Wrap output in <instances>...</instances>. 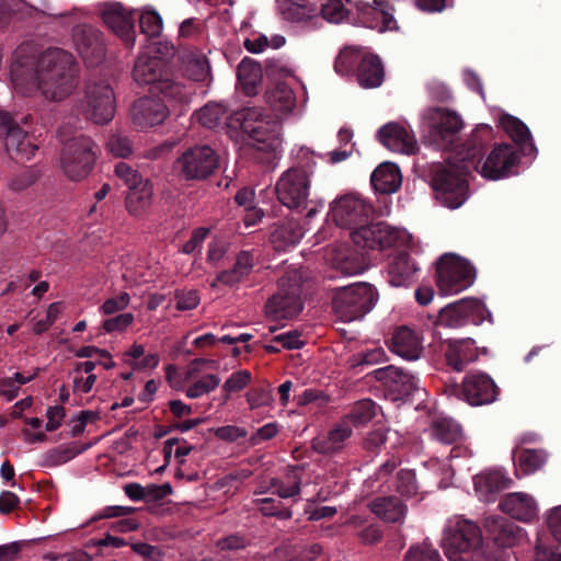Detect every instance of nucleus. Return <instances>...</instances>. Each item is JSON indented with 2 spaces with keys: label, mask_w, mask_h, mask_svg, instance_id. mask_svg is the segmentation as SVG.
<instances>
[{
  "label": "nucleus",
  "mask_w": 561,
  "mask_h": 561,
  "mask_svg": "<svg viewBox=\"0 0 561 561\" xmlns=\"http://www.w3.org/2000/svg\"><path fill=\"white\" fill-rule=\"evenodd\" d=\"M518 161L519 156L516 149L508 144H501L488 154L479 173L488 180H501L513 174V169Z\"/></svg>",
  "instance_id": "17"
},
{
  "label": "nucleus",
  "mask_w": 561,
  "mask_h": 561,
  "mask_svg": "<svg viewBox=\"0 0 561 561\" xmlns=\"http://www.w3.org/2000/svg\"><path fill=\"white\" fill-rule=\"evenodd\" d=\"M254 504L264 516H276L280 519H289L293 515L289 508L283 507L280 502H276L272 497L255 499Z\"/></svg>",
  "instance_id": "52"
},
{
  "label": "nucleus",
  "mask_w": 561,
  "mask_h": 561,
  "mask_svg": "<svg viewBox=\"0 0 561 561\" xmlns=\"http://www.w3.org/2000/svg\"><path fill=\"white\" fill-rule=\"evenodd\" d=\"M404 232L385 222L362 226L352 232L355 244L364 249L385 250L394 247Z\"/></svg>",
  "instance_id": "15"
},
{
  "label": "nucleus",
  "mask_w": 561,
  "mask_h": 561,
  "mask_svg": "<svg viewBox=\"0 0 561 561\" xmlns=\"http://www.w3.org/2000/svg\"><path fill=\"white\" fill-rule=\"evenodd\" d=\"M363 56L352 48H345L336 57L334 68L342 76L350 75L358 66Z\"/></svg>",
  "instance_id": "51"
},
{
  "label": "nucleus",
  "mask_w": 561,
  "mask_h": 561,
  "mask_svg": "<svg viewBox=\"0 0 561 561\" xmlns=\"http://www.w3.org/2000/svg\"><path fill=\"white\" fill-rule=\"evenodd\" d=\"M220 385V378L217 375L208 374L195 380L186 390L185 394L190 399H197L204 394L214 391Z\"/></svg>",
  "instance_id": "50"
},
{
  "label": "nucleus",
  "mask_w": 561,
  "mask_h": 561,
  "mask_svg": "<svg viewBox=\"0 0 561 561\" xmlns=\"http://www.w3.org/2000/svg\"><path fill=\"white\" fill-rule=\"evenodd\" d=\"M476 279L474 267L465 259L447 253L437 263V287L442 295H456L469 288Z\"/></svg>",
  "instance_id": "9"
},
{
  "label": "nucleus",
  "mask_w": 561,
  "mask_h": 561,
  "mask_svg": "<svg viewBox=\"0 0 561 561\" xmlns=\"http://www.w3.org/2000/svg\"><path fill=\"white\" fill-rule=\"evenodd\" d=\"M370 182L377 192L393 194L401 186L402 175L397 164L383 162L371 173Z\"/></svg>",
  "instance_id": "34"
},
{
  "label": "nucleus",
  "mask_w": 561,
  "mask_h": 561,
  "mask_svg": "<svg viewBox=\"0 0 561 561\" xmlns=\"http://www.w3.org/2000/svg\"><path fill=\"white\" fill-rule=\"evenodd\" d=\"M375 376L385 383L394 400H404L421 390L415 375L392 365L377 369Z\"/></svg>",
  "instance_id": "18"
},
{
  "label": "nucleus",
  "mask_w": 561,
  "mask_h": 561,
  "mask_svg": "<svg viewBox=\"0 0 561 561\" xmlns=\"http://www.w3.org/2000/svg\"><path fill=\"white\" fill-rule=\"evenodd\" d=\"M214 434L217 438H219L221 440H225L228 443H233L240 438L247 437L248 432L245 428L240 427V426L225 425V426L217 427L214 431Z\"/></svg>",
  "instance_id": "64"
},
{
  "label": "nucleus",
  "mask_w": 561,
  "mask_h": 561,
  "mask_svg": "<svg viewBox=\"0 0 561 561\" xmlns=\"http://www.w3.org/2000/svg\"><path fill=\"white\" fill-rule=\"evenodd\" d=\"M237 77L242 92L255 95L263 79V70L260 62L245 57L238 66Z\"/></svg>",
  "instance_id": "37"
},
{
  "label": "nucleus",
  "mask_w": 561,
  "mask_h": 561,
  "mask_svg": "<svg viewBox=\"0 0 561 561\" xmlns=\"http://www.w3.org/2000/svg\"><path fill=\"white\" fill-rule=\"evenodd\" d=\"M352 436V428L346 420L329 431L327 435L318 436L312 440V447L320 454H335L343 449L345 442Z\"/></svg>",
  "instance_id": "32"
},
{
  "label": "nucleus",
  "mask_w": 561,
  "mask_h": 561,
  "mask_svg": "<svg viewBox=\"0 0 561 561\" xmlns=\"http://www.w3.org/2000/svg\"><path fill=\"white\" fill-rule=\"evenodd\" d=\"M218 165V157L209 146H196L182 153L175 168L186 180H203Z\"/></svg>",
  "instance_id": "12"
},
{
  "label": "nucleus",
  "mask_w": 561,
  "mask_h": 561,
  "mask_svg": "<svg viewBox=\"0 0 561 561\" xmlns=\"http://www.w3.org/2000/svg\"><path fill=\"white\" fill-rule=\"evenodd\" d=\"M379 141L389 150L411 154L417 148L414 134L404 125L388 123L378 130Z\"/></svg>",
  "instance_id": "22"
},
{
  "label": "nucleus",
  "mask_w": 561,
  "mask_h": 561,
  "mask_svg": "<svg viewBox=\"0 0 561 561\" xmlns=\"http://www.w3.org/2000/svg\"><path fill=\"white\" fill-rule=\"evenodd\" d=\"M130 304V295L122 291L116 296L107 298L99 308V311L104 316L114 314L125 310Z\"/></svg>",
  "instance_id": "59"
},
{
  "label": "nucleus",
  "mask_w": 561,
  "mask_h": 561,
  "mask_svg": "<svg viewBox=\"0 0 561 561\" xmlns=\"http://www.w3.org/2000/svg\"><path fill=\"white\" fill-rule=\"evenodd\" d=\"M318 0H278L282 19L295 27L312 30L321 25Z\"/></svg>",
  "instance_id": "16"
},
{
  "label": "nucleus",
  "mask_w": 561,
  "mask_h": 561,
  "mask_svg": "<svg viewBox=\"0 0 561 561\" xmlns=\"http://www.w3.org/2000/svg\"><path fill=\"white\" fill-rule=\"evenodd\" d=\"M404 561H442L438 551L427 543L411 547L405 556Z\"/></svg>",
  "instance_id": "58"
},
{
  "label": "nucleus",
  "mask_w": 561,
  "mask_h": 561,
  "mask_svg": "<svg viewBox=\"0 0 561 561\" xmlns=\"http://www.w3.org/2000/svg\"><path fill=\"white\" fill-rule=\"evenodd\" d=\"M267 103L277 116L287 115L296 106V96L289 85L278 83L267 93Z\"/></svg>",
  "instance_id": "39"
},
{
  "label": "nucleus",
  "mask_w": 561,
  "mask_h": 561,
  "mask_svg": "<svg viewBox=\"0 0 561 561\" xmlns=\"http://www.w3.org/2000/svg\"><path fill=\"white\" fill-rule=\"evenodd\" d=\"M253 266L254 259L252 253L241 251L237 255L232 268L220 272L209 285L213 289L217 288L219 284L229 287L234 286L252 272Z\"/></svg>",
  "instance_id": "31"
},
{
  "label": "nucleus",
  "mask_w": 561,
  "mask_h": 561,
  "mask_svg": "<svg viewBox=\"0 0 561 561\" xmlns=\"http://www.w3.org/2000/svg\"><path fill=\"white\" fill-rule=\"evenodd\" d=\"M488 537L499 547H512L519 538V528L501 516H489L484 519Z\"/></svg>",
  "instance_id": "28"
},
{
  "label": "nucleus",
  "mask_w": 561,
  "mask_h": 561,
  "mask_svg": "<svg viewBox=\"0 0 561 561\" xmlns=\"http://www.w3.org/2000/svg\"><path fill=\"white\" fill-rule=\"evenodd\" d=\"M301 479L297 469L288 470L285 479L272 478L270 480V488L273 493L282 499H289L300 493Z\"/></svg>",
  "instance_id": "43"
},
{
  "label": "nucleus",
  "mask_w": 561,
  "mask_h": 561,
  "mask_svg": "<svg viewBox=\"0 0 561 561\" xmlns=\"http://www.w3.org/2000/svg\"><path fill=\"white\" fill-rule=\"evenodd\" d=\"M378 298V291L373 285L356 283L333 289L332 308L340 321L353 322L370 312Z\"/></svg>",
  "instance_id": "2"
},
{
  "label": "nucleus",
  "mask_w": 561,
  "mask_h": 561,
  "mask_svg": "<svg viewBox=\"0 0 561 561\" xmlns=\"http://www.w3.org/2000/svg\"><path fill=\"white\" fill-rule=\"evenodd\" d=\"M106 149L117 158H127L133 153V142L127 136L114 133L106 142Z\"/></svg>",
  "instance_id": "53"
},
{
  "label": "nucleus",
  "mask_w": 561,
  "mask_h": 561,
  "mask_svg": "<svg viewBox=\"0 0 561 561\" xmlns=\"http://www.w3.org/2000/svg\"><path fill=\"white\" fill-rule=\"evenodd\" d=\"M432 187L437 201L450 209L460 207L468 198L466 179L451 165L434 169Z\"/></svg>",
  "instance_id": "11"
},
{
  "label": "nucleus",
  "mask_w": 561,
  "mask_h": 561,
  "mask_svg": "<svg viewBox=\"0 0 561 561\" xmlns=\"http://www.w3.org/2000/svg\"><path fill=\"white\" fill-rule=\"evenodd\" d=\"M37 180V173L31 168H25L11 176L7 183L8 188L13 193H20L32 186Z\"/></svg>",
  "instance_id": "55"
},
{
  "label": "nucleus",
  "mask_w": 561,
  "mask_h": 561,
  "mask_svg": "<svg viewBox=\"0 0 561 561\" xmlns=\"http://www.w3.org/2000/svg\"><path fill=\"white\" fill-rule=\"evenodd\" d=\"M390 350L404 359L416 360L423 352V336L410 327H399L392 334Z\"/></svg>",
  "instance_id": "24"
},
{
  "label": "nucleus",
  "mask_w": 561,
  "mask_h": 561,
  "mask_svg": "<svg viewBox=\"0 0 561 561\" xmlns=\"http://www.w3.org/2000/svg\"><path fill=\"white\" fill-rule=\"evenodd\" d=\"M438 322L443 327L459 328L466 325L462 301H456L444 307L438 314Z\"/></svg>",
  "instance_id": "48"
},
{
  "label": "nucleus",
  "mask_w": 561,
  "mask_h": 561,
  "mask_svg": "<svg viewBox=\"0 0 561 561\" xmlns=\"http://www.w3.org/2000/svg\"><path fill=\"white\" fill-rule=\"evenodd\" d=\"M501 510L513 518L529 522L537 516V504L533 496L523 492L510 493L500 504Z\"/></svg>",
  "instance_id": "30"
},
{
  "label": "nucleus",
  "mask_w": 561,
  "mask_h": 561,
  "mask_svg": "<svg viewBox=\"0 0 561 561\" xmlns=\"http://www.w3.org/2000/svg\"><path fill=\"white\" fill-rule=\"evenodd\" d=\"M250 409L267 407L273 402V393L271 387L253 389L247 394Z\"/></svg>",
  "instance_id": "62"
},
{
  "label": "nucleus",
  "mask_w": 561,
  "mask_h": 561,
  "mask_svg": "<svg viewBox=\"0 0 561 561\" xmlns=\"http://www.w3.org/2000/svg\"><path fill=\"white\" fill-rule=\"evenodd\" d=\"M153 188L149 181L128 190L125 199L127 211L135 217H145L152 206Z\"/></svg>",
  "instance_id": "36"
},
{
  "label": "nucleus",
  "mask_w": 561,
  "mask_h": 561,
  "mask_svg": "<svg viewBox=\"0 0 561 561\" xmlns=\"http://www.w3.org/2000/svg\"><path fill=\"white\" fill-rule=\"evenodd\" d=\"M512 483L513 480L500 469L483 471L473 478L476 494L486 503L494 502L497 494L510 488Z\"/></svg>",
  "instance_id": "27"
},
{
  "label": "nucleus",
  "mask_w": 561,
  "mask_h": 561,
  "mask_svg": "<svg viewBox=\"0 0 561 561\" xmlns=\"http://www.w3.org/2000/svg\"><path fill=\"white\" fill-rule=\"evenodd\" d=\"M368 507L373 514L387 523H402L405 518L407 505L396 496H379L371 500Z\"/></svg>",
  "instance_id": "33"
},
{
  "label": "nucleus",
  "mask_w": 561,
  "mask_h": 561,
  "mask_svg": "<svg viewBox=\"0 0 561 561\" xmlns=\"http://www.w3.org/2000/svg\"><path fill=\"white\" fill-rule=\"evenodd\" d=\"M314 161H308L289 168L282 173L275 185L278 201L288 208H300L306 205L313 173Z\"/></svg>",
  "instance_id": "5"
},
{
  "label": "nucleus",
  "mask_w": 561,
  "mask_h": 561,
  "mask_svg": "<svg viewBox=\"0 0 561 561\" xmlns=\"http://www.w3.org/2000/svg\"><path fill=\"white\" fill-rule=\"evenodd\" d=\"M461 301L467 324H481L484 320L491 319V312L480 299L465 298Z\"/></svg>",
  "instance_id": "47"
},
{
  "label": "nucleus",
  "mask_w": 561,
  "mask_h": 561,
  "mask_svg": "<svg viewBox=\"0 0 561 561\" xmlns=\"http://www.w3.org/2000/svg\"><path fill=\"white\" fill-rule=\"evenodd\" d=\"M134 314L129 312L117 314L103 321L105 332H116L126 330L134 322Z\"/></svg>",
  "instance_id": "63"
},
{
  "label": "nucleus",
  "mask_w": 561,
  "mask_h": 561,
  "mask_svg": "<svg viewBox=\"0 0 561 561\" xmlns=\"http://www.w3.org/2000/svg\"><path fill=\"white\" fill-rule=\"evenodd\" d=\"M226 117V108L222 104L210 103L196 113V119L207 128L217 127Z\"/></svg>",
  "instance_id": "49"
},
{
  "label": "nucleus",
  "mask_w": 561,
  "mask_h": 561,
  "mask_svg": "<svg viewBox=\"0 0 561 561\" xmlns=\"http://www.w3.org/2000/svg\"><path fill=\"white\" fill-rule=\"evenodd\" d=\"M320 3V16L321 23L323 20L330 23H341L348 18L353 2L351 0H329L323 2L318 0ZM362 21L369 27H376L377 22L381 21L389 27V22L392 21L390 14V7L386 0H373V2L357 1L354 3Z\"/></svg>",
  "instance_id": "4"
},
{
  "label": "nucleus",
  "mask_w": 561,
  "mask_h": 561,
  "mask_svg": "<svg viewBox=\"0 0 561 561\" xmlns=\"http://www.w3.org/2000/svg\"><path fill=\"white\" fill-rule=\"evenodd\" d=\"M115 174L124 181L128 190L136 187L137 185H140L147 181L136 170H134L125 162H119L116 164Z\"/></svg>",
  "instance_id": "61"
},
{
  "label": "nucleus",
  "mask_w": 561,
  "mask_h": 561,
  "mask_svg": "<svg viewBox=\"0 0 561 561\" xmlns=\"http://www.w3.org/2000/svg\"><path fill=\"white\" fill-rule=\"evenodd\" d=\"M302 237V228L297 222L287 221L275 228L271 234V240L276 249L286 250L297 244Z\"/></svg>",
  "instance_id": "41"
},
{
  "label": "nucleus",
  "mask_w": 561,
  "mask_h": 561,
  "mask_svg": "<svg viewBox=\"0 0 561 561\" xmlns=\"http://www.w3.org/2000/svg\"><path fill=\"white\" fill-rule=\"evenodd\" d=\"M462 125L460 116L440 107L427 108L422 116L424 138L438 149H448L456 141Z\"/></svg>",
  "instance_id": "6"
},
{
  "label": "nucleus",
  "mask_w": 561,
  "mask_h": 561,
  "mask_svg": "<svg viewBox=\"0 0 561 561\" xmlns=\"http://www.w3.org/2000/svg\"><path fill=\"white\" fill-rule=\"evenodd\" d=\"M356 78L364 89H374L383 82L385 71L381 60L374 55H365L357 66Z\"/></svg>",
  "instance_id": "35"
},
{
  "label": "nucleus",
  "mask_w": 561,
  "mask_h": 561,
  "mask_svg": "<svg viewBox=\"0 0 561 561\" xmlns=\"http://www.w3.org/2000/svg\"><path fill=\"white\" fill-rule=\"evenodd\" d=\"M164 62L158 56L142 53L134 67V79L139 84L150 85L152 94H161L165 99H179L183 95V88L163 75Z\"/></svg>",
  "instance_id": "8"
},
{
  "label": "nucleus",
  "mask_w": 561,
  "mask_h": 561,
  "mask_svg": "<svg viewBox=\"0 0 561 561\" xmlns=\"http://www.w3.org/2000/svg\"><path fill=\"white\" fill-rule=\"evenodd\" d=\"M547 461L542 449H523L517 456V469L524 474H530L541 469Z\"/></svg>",
  "instance_id": "45"
},
{
  "label": "nucleus",
  "mask_w": 561,
  "mask_h": 561,
  "mask_svg": "<svg viewBox=\"0 0 561 561\" xmlns=\"http://www.w3.org/2000/svg\"><path fill=\"white\" fill-rule=\"evenodd\" d=\"M73 42L77 51L91 66L101 62L105 56L102 34L92 26H80L75 30Z\"/></svg>",
  "instance_id": "23"
},
{
  "label": "nucleus",
  "mask_w": 561,
  "mask_h": 561,
  "mask_svg": "<svg viewBox=\"0 0 561 561\" xmlns=\"http://www.w3.org/2000/svg\"><path fill=\"white\" fill-rule=\"evenodd\" d=\"M256 111H249L243 125L244 130L252 139V146L261 151H271L276 153L282 147L280 125L276 119L263 121L252 126L249 121L253 119Z\"/></svg>",
  "instance_id": "19"
},
{
  "label": "nucleus",
  "mask_w": 561,
  "mask_h": 561,
  "mask_svg": "<svg viewBox=\"0 0 561 561\" xmlns=\"http://www.w3.org/2000/svg\"><path fill=\"white\" fill-rule=\"evenodd\" d=\"M431 437L444 445L456 444L462 439L461 426L451 419H438L431 426Z\"/></svg>",
  "instance_id": "40"
},
{
  "label": "nucleus",
  "mask_w": 561,
  "mask_h": 561,
  "mask_svg": "<svg viewBox=\"0 0 561 561\" xmlns=\"http://www.w3.org/2000/svg\"><path fill=\"white\" fill-rule=\"evenodd\" d=\"M497 394L499 389L495 382L484 373H468L462 380V396L471 405L492 403Z\"/></svg>",
  "instance_id": "20"
},
{
  "label": "nucleus",
  "mask_w": 561,
  "mask_h": 561,
  "mask_svg": "<svg viewBox=\"0 0 561 561\" xmlns=\"http://www.w3.org/2000/svg\"><path fill=\"white\" fill-rule=\"evenodd\" d=\"M249 540L240 535H229L216 541L215 547L218 553L222 554V559H228L229 553L247 548Z\"/></svg>",
  "instance_id": "54"
},
{
  "label": "nucleus",
  "mask_w": 561,
  "mask_h": 561,
  "mask_svg": "<svg viewBox=\"0 0 561 561\" xmlns=\"http://www.w3.org/2000/svg\"><path fill=\"white\" fill-rule=\"evenodd\" d=\"M105 25L129 46L135 44L134 20L121 3H111L102 12Z\"/></svg>",
  "instance_id": "25"
},
{
  "label": "nucleus",
  "mask_w": 561,
  "mask_h": 561,
  "mask_svg": "<svg viewBox=\"0 0 561 561\" xmlns=\"http://www.w3.org/2000/svg\"><path fill=\"white\" fill-rule=\"evenodd\" d=\"M301 276L297 271L287 273L278 280V290L265 305V313L271 320L290 319L302 310Z\"/></svg>",
  "instance_id": "7"
},
{
  "label": "nucleus",
  "mask_w": 561,
  "mask_h": 561,
  "mask_svg": "<svg viewBox=\"0 0 561 561\" xmlns=\"http://www.w3.org/2000/svg\"><path fill=\"white\" fill-rule=\"evenodd\" d=\"M83 112L95 124L108 123L114 117L115 96L110 84L93 82L87 85Z\"/></svg>",
  "instance_id": "13"
},
{
  "label": "nucleus",
  "mask_w": 561,
  "mask_h": 561,
  "mask_svg": "<svg viewBox=\"0 0 561 561\" xmlns=\"http://www.w3.org/2000/svg\"><path fill=\"white\" fill-rule=\"evenodd\" d=\"M479 357L478 347L470 337L448 342L445 352L446 363L456 371H462L466 366Z\"/></svg>",
  "instance_id": "29"
},
{
  "label": "nucleus",
  "mask_w": 561,
  "mask_h": 561,
  "mask_svg": "<svg viewBox=\"0 0 561 561\" xmlns=\"http://www.w3.org/2000/svg\"><path fill=\"white\" fill-rule=\"evenodd\" d=\"M499 123L514 142L518 145L529 144L533 147L531 134L520 119L510 114H503L500 116Z\"/></svg>",
  "instance_id": "42"
},
{
  "label": "nucleus",
  "mask_w": 561,
  "mask_h": 561,
  "mask_svg": "<svg viewBox=\"0 0 561 561\" xmlns=\"http://www.w3.org/2000/svg\"><path fill=\"white\" fill-rule=\"evenodd\" d=\"M139 24L141 33L150 38L160 36L163 30V21L161 15L151 7H146L142 9Z\"/></svg>",
  "instance_id": "46"
},
{
  "label": "nucleus",
  "mask_w": 561,
  "mask_h": 561,
  "mask_svg": "<svg viewBox=\"0 0 561 561\" xmlns=\"http://www.w3.org/2000/svg\"><path fill=\"white\" fill-rule=\"evenodd\" d=\"M0 129L7 131L4 145L11 156L21 160H30L34 156L37 146L31 141L28 135L19 126L11 125L9 114L3 111H0Z\"/></svg>",
  "instance_id": "21"
},
{
  "label": "nucleus",
  "mask_w": 561,
  "mask_h": 561,
  "mask_svg": "<svg viewBox=\"0 0 561 561\" xmlns=\"http://www.w3.org/2000/svg\"><path fill=\"white\" fill-rule=\"evenodd\" d=\"M396 490L403 496L410 497L417 491L415 473L412 470H400L394 478Z\"/></svg>",
  "instance_id": "56"
},
{
  "label": "nucleus",
  "mask_w": 561,
  "mask_h": 561,
  "mask_svg": "<svg viewBox=\"0 0 561 561\" xmlns=\"http://www.w3.org/2000/svg\"><path fill=\"white\" fill-rule=\"evenodd\" d=\"M91 445L79 446L77 443L58 446L46 454L45 463L49 467L61 466L85 451Z\"/></svg>",
  "instance_id": "44"
},
{
  "label": "nucleus",
  "mask_w": 561,
  "mask_h": 561,
  "mask_svg": "<svg viewBox=\"0 0 561 561\" xmlns=\"http://www.w3.org/2000/svg\"><path fill=\"white\" fill-rule=\"evenodd\" d=\"M482 546V531L479 525L461 515L446 520L443 529L442 548L450 561H463L466 554Z\"/></svg>",
  "instance_id": "3"
},
{
  "label": "nucleus",
  "mask_w": 561,
  "mask_h": 561,
  "mask_svg": "<svg viewBox=\"0 0 561 561\" xmlns=\"http://www.w3.org/2000/svg\"><path fill=\"white\" fill-rule=\"evenodd\" d=\"M376 414V404L374 401L366 399L358 401L351 413L347 415V419L353 421L356 424H365L369 422Z\"/></svg>",
  "instance_id": "57"
},
{
  "label": "nucleus",
  "mask_w": 561,
  "mask_h": 561,
  "mask_svg": "<svg viewBox=\"0 0 561 561\" xmlns=\"http://www.w3.org/2000/svg\"><path fill=\"white\" fill-rule=\"evenodd\" d=\"M330 214L337 226L352 229L370 217L373 207L363 197L347 194L331 203Z\"/></svg>",
  "instance_id": "14"
},
{
  "label": "nucleus",
  "mask_w": 561,
  "mask_h": 561,
  "mask_svg": "<svg viewBox=\"0 0 561 561\" xmlns=\"http://www.w3.org/2000/svg\"><path fill=\"white\" fill-rule=\"evenodd\" d=\"M251 373L249 370H238L233 373L222 385V390L227 392V398L231 392L244 389L251 381Z\"/></svg>",
  "instance_id": "60"
},
{
  "label": "nucleus",
  "mask_w": 561,
  "mask_h": 561,
  "mask_svg": "<svg viewBox=\"0 0 561 561\" xmlns=\"http://www.w3.org/2000/svg\"><path fill=\"white\" fill-rule=\"evenodd\" d=\"M76 66L71 54L51 48L35 57L28 46H20L13 54L11 82L23 95L41 93L46 100L61 101L77 87Z\"/></svg>",
  "instance_id": "1"
},
{
  "label": "nucleus",
  "mask_w": 561,
  "mask_h": 561,
  "mask_svg": "<svg viewBox=\"0 0 561 561\" xmlns=\"http://www.w3.org/2000/svg\"><path fill=\"white\" fill-rule=\"evenodd\" d=\"M93 148V141L85 136L76 137L66 145L60 167L69 180L80 181L89 175L96 158Z\"/></svg>",
  "instance_id": "10"
},
{
  "label": "nucleus",
  "mask_w": 561,
  "mask_h": 561,
  "mask_svg": "<svg viewBox=\"0 0 561 561\" xmlns=\"http://www.w3.org/2000/svg\"><path fill=\"white\" fill-rule=\"evenodd\" d=\"M167 116L168 108L160 99L141 98L134 103L133 123L141 129L161 124Z\"/></svg>",
  "instance_id": "26"
},
{
  "label": "nucleus",
  "mask_w": 561,
  "mask_h": 561,
  "mask_svg": "<svg viewBox=\"0 0 561 561\" xmlns=\"http://www.w3.org/2000/svg\"><path fill=\"white\" fill-rule=\"evenodd\" d=\"M417 267L408 254L396 256L388 267L389 284L393 287L404 286L413 277Z\"/></svg>",
  "instance_id": "38"
}]
</instances>
